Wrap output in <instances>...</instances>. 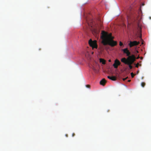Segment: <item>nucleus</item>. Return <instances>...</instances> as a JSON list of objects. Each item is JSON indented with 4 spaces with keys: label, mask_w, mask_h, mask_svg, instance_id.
<instances>
[{
    "label": "nucleus",
    "mask_w": 151,
    "mask_h": 151,
    "mask_svg": "<svg viewBox=\"0 0 151 151\" xmlns=\"http://www.w3.org/2000/svg\"><path fill=\"white\" fill-rule=\"evenodd\" d=\"M121 64V63L117 59H116L114 61V63L113 64V66L114 68H118V66L120 65Z\"/></svg>",
    "instance_id": "nucleus-5"
},
{
    "label": "nucleus",
    "mask_w": 151,
    "mask_h": 151,
    "mask_svg": "<svg viewBox=\"0 0 151 151\" xmlns=\"http://www.w3.org/2000/svg\"><path fill=\"white\" fill-rule=\"evenodd\" d=\"M119 45L120 46H122L123 45V44L121 42H119Z\"/></svg>",
    "instance_id": "nucleus-16"
},
{
    "label": "nucleus",
    "mask_w": 151,
    "mask_h": 151,
    "mask_svg": "<svg viewBox=\"0 0 151 151\" xmlns=\"http://www.w3.org/2000/svg\"><path fill=\"white\" fill-rule=\"evenodd\" d=\"M128 78V77H127L125 78H123V80L124 81H125V80H126L127 79V78Z\"/></svg>",
    "instance_id": "nucleus-19"
},
{
    "label": "nucleus",
    "mask_w": 151,
    "mask_h": 151,
    "mask_svg": "<svg viewBox=\"0 0 151 151\" xmlns=\"http://www.w3.org/2000/svg\"><path fill=\"white\" fill-rule=\"evenodd\" d=\"M127 65H131L136 60V58L134 55H132L127 58Z\"/></svg>",
    "instance_id": "nucleus-3"
},
{
    "label": "nucleus",
    "mask_w": 151,
    "mask_h": 151,
    "mask_svg": "<svg viewBox=\"0 0 151 151\" xmlns=\"http://www.w3.org/2000/svg\"><path fill=\"white\" fill-rule=\"evenodd\" d=\"M75 135V134L74 133H73L72 134V136L74 137Z\"/></svg>",
    "instance_id": "nucleus-21"
},
{
    "label": "nucleus",
    "mask_w": 151,
    "mask_h": 151,
    "mask_svg": "<svg viewBox=\"0 0 151 151\" xmlns=\"http://www.w3.org/2000/svg\"><path fill=\"white\" fill-rule=\"evenodd\" d=\"M144 4H142V6H144Z\"/></svg>",
    "instance_id": "nucleus-25"
},
{
    "label": "nucleus",
    "mask_w": 151,
    "mask_h": 151,
    "mask_svg": "<svg viewBox=\"0 0 151 151\" xmlns=\"http://www.w3.org/2000/svg\"><path fill=\"white\" fill-rule=\"evenodd\" d=\"M139 43V42H137L136 41H134L133 42L130 41L129 44V46L130 47H131L133 46L137 45Z\"/></svg>",
    "instance_id": "nucleus-6"
},
{
    "label": "nucleus",
    "mask_w": 151,
    "mask_h": 151,
    "mask_svg": "<svg viewBox=\"0 0 151 151\" xmlns=\"http://www.w3.org/2000/svg\"><path fill=\"white\" fill-rule=\"evenodd\" d=\"M106 83V81L105 80L104 78L102 79L100 82V83L101 85L104 86L105 85Z\"/></svg>",
    "instance_id": "nucleus-10"
},
{
    "label": "nucleus",
    "mask_w": 151,
    "mask_h": 151,
    "mask_svg": "<svg viewBox=\"0 0 151 151\" xmlns=\"http://www.w3.org/2000/svg\"><path fill=\"white\" fill-rule=\"evenodd\" d=\"M138 52H138V50H135V54H136V53H138Z\"/></svg>",
    "instance_id": "nucleus-20"
},
{
    "label": "nucleus",
    "mask_w": 151,
    "mask_h": 151,
    "mask_svg": "<svg viewBox=\"0 0 151 151\" xmlns=\"http://www.w3.org/2000/svg\"><path fill=\"white\" fill-rule=\"evenodd\" d=\"M109 62H111V61L110 60H109Z\"/></svg>",
    "instance_id": "nucleus-26"
},
{
    "label": "nucleus",
    "mask_w": 151,
    "mask_h": 151,
    "mask_svg": "<svg viewBox=\"0 0 151 151\" xmlns=\"http://www.w3.org/2000/svg\"><path fill=\"white\" fill-rule=\"evenodd\" d=\"M140 37V38H141V39H141L142 36H141V35L140 36V37Z\"/></svg>",
    "instance_id": "nucleus-23"
},
{
    "label": "nucleus",
    "mask_w": 151,
    "mask_h": 151,
    "mask_svg": "<svg viewBox=\"0 0 151 151\" xmlns=\"http://www.w3.org/2000/svg\"><path fill=\"white\" fill-rule=\"evenodd\" d=\"M86 87L87 88H90V85H86Z\"/></svg>",
    "instance_id": "nucleus-18"
},
{
    "label": "nucleus",
    "mask_w": 151,
    "mask_h": 151,
    "mask_svg": "<svg viewBox=\"0 0 151 151\" xmlns=\"http://www.w3.org/2000/svg\"><path fill=\"white\" fill-rule=\"evenodd\" d=\"M131 81V80H128V81L129 82H130Z\"/></svg>",
    "instance_id": "nucleus-24"
},
{
    "label": "nucleus",
    "mask_w": 151,
    "mask_h": 151,
    "mask_svg": "<svg viewBox=\"0 0 151 151\" xmlns=\"http://www.w3.org/2000/svg\"><path fill=\"white\" fill-rule=\"evenodd\" d=\"M92 69L94 71H96V69L93 66H92Z\"/></svg>",
    "instance_id": "nucleus-17"
},
{
    "label": "nucleus",
    "mask_w": 151,
    "mask_h": 151,
    "mask_svg": "<svg viewBox=\"0 0 151 151\" xmlns=\"http://www.w3.org/2000/svg\"><path fill=\"white\" fill-rule=\"evenodd\" d=\"M139 73V71H137V73Z\"/></svg>",
    "instance_id": "nucleus-28"
},
{
    "label": "nucleus",
    "mask_w": 151,
    "mask_h": 151,
    "mask_svg": "<svg viewBox=\"0 0 151 151\" xmlns=\"http://www.w3.org/2000/svg\"><path fill=\"white\" fill-rule=\"evenodd\" d=\"M129 66V68L130 69H131L132 68V66L131 65H128Z\"/></svg>",
    "instance_id": "nucleus-13"
},
{
    "label": "nucleus",
    "mask_w": 151,
    "mask_h": 151,
    "mask_svg": "<svg viewBox=\"0 0 151 151\" xmlns=\"http://www.w3.org/2000/svg\"><path fill=\"white\" fill-rule=\"evenodd\" d=\"M131 75L132 78H133L134 76V74L133 73H131Z\"/></svg>",
    "instance_id": "nucleus-14"
},
{
    "label": "nucleus",
    "mask_w": 151,
    "mask_h": 151,
    "mask_svg": "<svg viewBox=\"0 0 151 151\" xmlns=\"http://www.w3.org/2000/svg\"><path fill=\"white\" fill-rule=\"evenodd\" d=\"M142 59V57H141V59Z\"/></svg>",
    "instance_id": "nucleus-27"
},
{
    "label": "nucleus",
    "mask_w": 151,
    "mask_h": 151,
    "mask_svg": "<svg viewBox=\"0 0 151 151\" xmlns=\"http://www.w3.org/2000/svg\"><path fill=\"white\" fill-rule=\"evenodd\" d=\"M122 50L123 51L124 53L126 54L127 56L129 57L131 55V52L129 51L128 50V48H126L125 49H122Z\"/></svg>",
    "instance_id": "nucleus-7"
},
{
    "label": "nucleus",
    "mask_w": 151,
    "mask_h": 151,
    "mask_svg": "<svg viewBox=\"0 0 151 151\" xmlns=\"http://www.w3.org/2000/svg\"><path fill=\"white\" fill-rule=\"evenodd\" d=\"M114 37H110L108 40L104 38V40L102 41L103 45H108L112 47H114L117 45V42L113 40Z\"/></svg>",
    "instance_id": "nucleus-1"
},
{
    "label": "nucleus",
    "mask_w": 151,
    "mask_h": 151,
    "mask_svg": "<svg viewBox=\"0 0 151 151\" xmlns=\"http://www.w3.org/2000/svg\"><path fill=\"white\" fill-rule=\"evenodd\" d=\"M127 58L126 59L125 58H124L121 59V61L126 64L127 63Z\"/></svg>",
    "instance_id": "nucleus-8"
},
{
    "label": "nucleus",
    "mask_w": 151,
    "mask_h": 151,
    "mask_svg": "<svg viewBox=\"0 0 151 151\" xmlns=\"http://www.w3.org/2000/svg\"><path fill=\"white\" fill-rule=\"evenodd\" d=\"M145 83L144 82H143L141 83V85L143 87L145 86Z\"/></svg>",
    "instance_id": "nucleus-12"
},
{
    "label": "nucleus",
    "mask_w": 151,
    "mask_h": 151,
    "mask_svg": "<svg viewBox=\"0 0 151 151\" xmlns=\"http://www.w3.org/2000/svg\"><path fill=\"white\" fill-rule=\"evenodd\" d=\"M107 78L109 79L114 81H116V78L115 76H107Z\"/></svg>",
    "instance_id": "nucleus-9"
},
{
    "label": "nucleus",
    "mask_w": 151,
    "mask_h": 151,
    "mask_svg": "<svg viewBox=\"0 0 151 151\" xmlns=\"http://www.w3.org/2000/svg\"><path fill=\"white\" fill-rule=\"evenodd\" d=\"M139 56H138V57L136 58H137V59H139Z\"/></svg>",
    "instance_id": "nucleus-22"
},
{
    "label": "nucleus",
    "mask_w": 151,
    "mask_h": 151,
    "mask_svg": "<svg viewBox=\"0 0 151 151\" xmlns=\"http://www.w3.org/2000/svg\"><path fill=\"white\" fill-rule=\"evenodd\" d=\"M101 35V38L102 40V41H104V38L108 40L110 37L112 36L111 33L108 34L107 32L104 31H102Z\"/></svg>",
    "instance_id": "nucleus-2"
},
{
    "label": "nucleus",
    "mask_w": 151,
    "mask_h": 151,
    "mask_svg": "<svg viewBox=\"0 0 151 151\" xmlns=\"http://www.w3.org/2000/svg\"><path fill=\"white\" fill-rule=\"evenodd\" d=\"M88 43L90 46L92 47L93 49L97 48V45L96 40L92 41L91 39H90L89 40Z\"/></svg>",
    "instance_id": "nucleus-4"
},
{
    "label": "nucleus",
    "mask_w": 151,
    "mask_h": 151,
    "mask_svg": "<svg viewBox=\"0 0 151 151\" xmlns=\"http://www.w3.org/2000/svg\"><path fill=\"white\" fill-rule=\"evenodd\" d=\"M139 63H137V64L136 65L135 67L136 68H138L139 67Z\"/></svg>",
    "instance_id": "nucleus-15"
},
{
    "label": "nucleus",
    "mask_w": 151,
    "mask_h": 151,
    "mask_svg": "<svg viewBox=\"0 0 151 151\" xmlns=\"http://www.w3.org/2000/svg\"><path fill=\"white\" fill-rule=\"evenodd\" d=\"M100 62L102 63L103 64H105L106 63V61L103 58H100L99 59Z\"/></svg>",
    "instance_id": "nucleus-11"
}]
</instances>
